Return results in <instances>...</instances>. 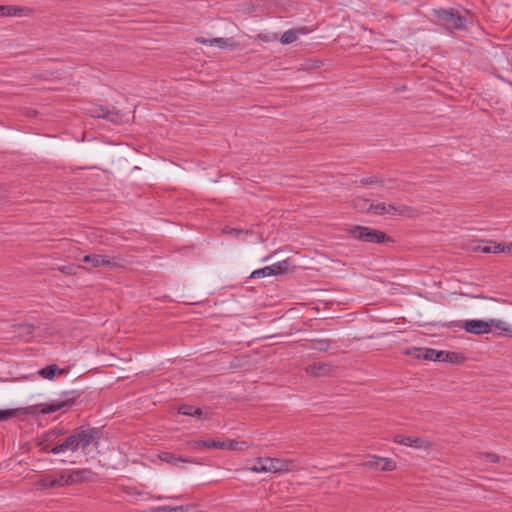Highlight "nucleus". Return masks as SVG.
I'll use <instances>...</instances> for the list:
<instances>
[{
  "label": "nucleus",
  "instance_id": "4468645a",
  "mask_svg": "<svg viewBox=\"0 0 512 512\" xmlns=\"http://www.w3.org/2000/svg\"><path fill=\"white\" fill-rule=\"evenodd\" d=\"M406 354L412 355L418 359H425L430 361H442V359H447V357H449V354H447L446 351H440L431 348H415L413 353L408 350L406 351Z\"/></svg>",
  "mask_w": 512,
  "mask_h": 512
},
{
  "label": "nucleus",
  "instance_id": "393cba45",
  "mask_svg": "<svg viewBox=\"0 0 512 512\" xmlns=\"http://www.w3.org/2000/svg\"><path fill=\"white\" fill-rule=\"evenodd\" d=\"M178 413L181 415L191 416V417H195L198 419H201L204 414L202 409L192 406V405H186V404L181 405L179 407Z\"/></svg>",
  "mask_w": 512,
  "mask_h": 512
},
{
  "label": "nucleus",
  "instance_id": "412c9836",
  "mask_svg": "<svg viewBox=\"0 0 512 512\" xmlns=\"http://www.w3.org/2000/svg\"><path fill=\"white\" fill-rule=\"evenodd\" d=\"M308 32L307 27L292 28L282 34L280 41L282 44H291L297 40L299 35H305Z\"/></svg>",
  "mask_w": 512,
  "mask_h": 512
},
{
  "label": "nucleus",
  "instance_id": "473e14b6",
  "mask_svg": "<svg viewBox=\"0 0 512 512\" xmlns=\"http://www.w3.org/2000/svg\"><path fill=\"white\" fill-rule=\"evenodd\" d=\"M407 437L406 435H403V434H397L394 436L393 438V441L397 444H400V445H406V441H407Z\"/></svg>",
  "mask_w": 512,
  "mask_h": 512
},
{
  "label": "nucleus",
  "instance_id": "f704fd0d",
  "mask_svg": "<svg viewBox=\"0 0 512 512\" xmlns=\"http://www.w3.org/2000/svg\"><path fill=\"white\" fill-rule=\"evenodd\" d=\"M39 445H40V447H41V450H44V451H46V452H48V453H51V452H50V450H51V449H49V444H48V443H46V440H42V441L39 443Z\"/></svg>",
  "mask_w": 512,
  "mask_h": 512
},
{
  "label": "nucleus",
  "instance_id": "72a5a7b5",
  "mask_svg": "<svg viewBox=\"0 0 512 512\" xmlns=\"http://www.w3.org/2000/svg\"><path fill=\"white\" fill-rule=\"evenodd\" d=\"M447 354H449V357H447V359H442V361H446V362H452V363H455L457 362V359H458V354L455 353V352H447Z\"/></svg>",
  "mask_w": 512,
  "mask_h": 512
},
{
  "label": "nucleus",
  "instance_id": "6e6552de",
  "mask_svg": "<svg viewBox=\"0 0 512 512\" xmlns=\"http://www.w3.org/2000/svg\"><path fill=\"white\" fill-rule=\"evenodd\" d=\"M290 268H291L290 260L286 259L281 262L274 263L270 266H266V267L254 270L251 273L250 277L253 279H260V278H264V277H268V276H272V275H279V274L288 272L290 270Z\"/></svg>",
  "mask_w": 512,
  "mask_h": 512
},
{
  "label": "nucleus",
  "instance_id": "20e7f679",
  "mask_svg": "<svg viewBox=\"0 0 512 512\" xmlns=\"http://www.w3.org/2000/svg\"><path fill=\"white\" fill-rule=\"evenodd\" d=\"M433 15L440 21L445 22L450 27L458 30L466 29L467 20L455 9L439 8L433 10Z\"/></svg>",
  "mask_w": 512,
  "mask_h": 512
},
{
  "label": "nucleus",
  "instance_id": "7c9ffc66",
  "mask_svg": "<svg viewBox=\"0 0 512 512\" xmlns=\"http://www.w3.org/2000/svg\"><path fill=\"white\" fill-rule=\"evenodd\" d=\"M480 456L485 461L490 462V463H497V462H499V456L497 454H494V453H483Z\"/></svg>",
  "mask_w": 512,
  "mask_h": 512
},
{
  "label": "nucleus",
  "instance_id": "ddd939ff",
  "mask_svg": "<svg viewBox=\"0 0 512 512\" xmlns=\"http://www.w3.org/2000/svg\"><path fill=\"white\" fill-rule=\"evenodd\" d=\"M72 393H67L65 395V399L63 400H55L51 403L43 404L41 408V412L43 414H51L59 410H65L71 408L76 403V398L71 396Z\"/></svg>",
  "mask_w": 512,
  "mask_h": 512
},
{
  "label": "nucleus",
  "instance_id": "dca6fc26",
  "mask_svg": "<svg viewBox=\"0 0 512 512\" xmlns=\"http://www.w3.org/2000/svg\"><path fill=\"white\" fill-rule=\"evenodd\" d=\"M334 369V365L331 362H315L309 364L305 371L309 376L312 377H323L329 375Z\"/></svg>",
  "mask_w": 512,
  "mask_h": 512
},
{
  "label": "nucleus",
  "instance_id": "f257e3e1",
  "mask_svg": "<svg viewBox=\"0 0 512 512\" xmlns=\"http://www.w3.org/2000/svg\"><path fill=\"white\" fill-rule=\"evenodd\" d=\"M100 438L99 430L96 428L79 427L68 436L61 444L51 448L52 454L65 451L75 452L79 449L85 450L88 446Z\"/></svg>",
  "mask_w": 512,
  "mask_h": 512
},
{
  "label": "nucleus",
  "instance_id": "2eb2a0df",
  "mask_svg": "<svg viewBox=\"0 0 512 512\" xmlns=\"http://www.w3.org/2000/svg\"><path fill=\"white\" fill-rule=\"evenodd\" d=\"M34 10L30 7L17 5H1L0 16L2 17H23L31 16Z\"/></svg>",
  "mask_w": 512,
  "mask_h": 512
},
{
  "label": "nucleus",
  "instance_id": "f03ea898",
  "mask_svg": "<svg viewBox=\"0 0 512 512\" xmlns=\"http://www.w3.org/2000/svg\"><path fill=\"white\" fill-rule=\"evenodd\" d=\"M349 233L353 238L367 243H384L390 240L385 232L370 227L355 226Z\"/></svg>",
  "mask_w": 512,
  "mask_h": 512
},
{
  "label": "nucleus",
  "instance_id": "f8f14e48",
  "mask_svg": "<svg viewBox=\"0 0 512 512\" xmlns=\"http://www.w3.org/2000/svg\"><path fill=\"white\" fill-rule=\"evenodd\" d=\"M264 462L267 464L270 473H286L296 467L295 461L290 459L264 457Z\"/></svg>",
  "mask_w": 512,
  "mask_h": 512
},
{
  "label": "nucleus",
  "instance_id": "39448f33",
  "mask_svg": "<svg viewBox=\"0 0 512 512\" xmlns=\"http://www.w3.org/2000/svg\"><path fill=\"white\" fill-rule=\"evenodd\" d=\"M505 322L503 321H497V320H479V319H472L467 320L464 323L463 328L466 332L475 334V335H481V334H487L491 332L493 327H496L498 329L507 330L504 328Z\"/></svg>",
  "mask_w": 512,
  "mask_h": 512
},
{
  "label": "nucleus",
  "instance_id": "7ed1b4c3",
  "mask_svg": "<svg viewBox=\"0 0 512 512\" xmlns=\"http://www.w3.org/2000/svg\"><path fill=\"white\" fill-rule=\"evenodd\" d=\"M83 262L89 264L93 268L106 267L110 269L122 268L125 261L121 256L110 257L103 254H89L82 259Z\"/></svg>",
  "mask_w": 512,
  "mask_h": 512
},
{
  "label": "nucleus",
  "instance_id": "bb28decb",
  "mask_svg": "<svg viewBox=\"0 0 512 512\" xmlns=\"http://www.w3.org/2000/svg\"><path fill=\"white\" fill-rule=\"evenodd\" d=\"M251 472L263 473L269 472L267 464L264 462V457L257 458L254 463L247 468Z\"/></svg>",
  "mask_w": 512,
  "mask_h": 512
},
{
  "label": "nucleus",
  "instance_id": "9b49d317",
  "mask_svg": "<svg viewBox=\"0 0 512 512\" xmlns=\"http://www.w3.org/2000/svg\"><path fill=\"white\" fill-rule=\"evenodd\" d=\"M363 465L369 469L378 471H394L397 467V464L393 459L376 455L368 456Z\"/></svg>",
  "mask_w": 512,
  "mask_h": 512
},
{
  "label": "nucleus",
  "instance_id": "c85d7f7f",
  "mask_svg": "<svg viewBox=\"0 0 512 512\" xmlns=\"http://www.w3.org/2000/svg\"><path fill=\"white\" fill-rule=\"evenodd\" d=\"M150 512H183L182 506H157L150 508Z\"/></svg>",
  "mask_w": 512,
  "mask_h": 512
},
{
  "label": "nucleus",
  "instance_id": "cd10ccee",
  "mask_svg": "<svg viewBox=\"0 0 512 512\" xmlns=\"http://www.w3.org/2000/svg\"><path fill=\"white\" fill-rule=\"evenodd\" d=\"M311 343L312 349L322 352H326L331 347V340L329 339H313Z\"/></svg>",
  "mask_w": 512,
  "mask_h": 512
},
{
  "label": "nucleus",
  "instance_id": "a878e982",
  "mask_svg": "<svg viewBox=\"0 0 512 512\" xmlns=\"http://www.w3.org/2000/svg\"><path fill=\"white\" fill-rule=\"evenodd\" d=\"M56 372L62 374L63 370L59 369V367L56 364H51L41 369L39 371V375L46 379H53L56 375Z\"/></svg>",
  "mask_w": 512,
  "mask_h": 512
},
{
  "label": "nucleus",
  "instance_id": "aec40b11",
  "mask_svg": "<svg viewBox=\"0 0 512 512\" xmlns=\"http://www.w3.org/2000/svg\"><path fill=\"white\" fill-rule=\"evenodd\" d=\"M158 458L161 461L169 463L173 466H178L180 463H197V461L194 459L177 456L171 452L166 451L159 453Z\"/></svg>",
  "mask_w": 512,
  "mask_h": 512
},
{
  "label": "nucleus",
  "instance_id": "4be33fe9",
  "mask_svg": "<svg viewBox=\"0 0 512 512\" xmlns=\"http://www.w3.org/2000/svg\"><path fill=\"white\" fill-rule=\"evenodd\" d=\"M195 41L199 44H204V45H208V46H217L221 49L230 47L233 44L231 39L222 38V37L211 38V39H208L205 37H196Z\"/></svg>",
  "mask_w": 512,
  "mask_h": 512
},
{
  "label": "nucleus",
  "instance_id": "1a4fd4ad",
  "mask_svg": "<svg viewBox=\"0 0 512 512\" xmlns=\"http://www.w3.org/2000/svg\"><path fill=\"white\" fill-rule=\"evenodd\" d=\"M87 111L91 117L106 119L113 124H121L124 118L118 111L109 110L101 105H92Z\"/></svg>",
  "mask_w": 512,
  "mask_h": 512
},
{
  "label": "nucleus",
  "instance_id": "0eeeda50",
  "mask_svg": "<svg viewBox=\"0 0 512 512\" xmlns=\"http://www.w3.org/2000/svg\"><path fill=\"white\" fill-rule=\"evenodd\" d=\"M38 486L42 489H54L69 486L67 469L46 474L38 481Z\"/></svg>",
  "mask_w": 512,
  "mask_h": 512
},
{
  "label": "nucleus",
  "instance_id": "f3484780",
  "mask_svg": "<svg viewBox=\"0 0 512 512\" xmlns=\"http://www.w3.org/2000/svg\"><path fill=\"white\" fill-rule=\"evenodd\" d=\"M187 445L193 450H200L203 448H213V449H227L231 448V444H228L223 441H218L214 439L208 440H192L187 443Z\"/></svg>",
  "mask_w": 512,
  "mask_h": 512
},
{
  "label": "nucleus",
  "instance_id": "2f4dec72",
  "mask_svg": "<svg viewBox=\"0 0 512 512\" xmlns=\"http://www.w3.org/2000/svg\"><path fill=\"white\" fill-rule=\"evenodd\" d=\"M223 232L226 234L234 235V236H239L240 234L248 233V231H244L242 229H237V228H230V227L223 228Z\"/></svg>",
  "mask_w": 512,
  "mask_h": 512
},
{
  "label": "nucleus",
  "instance_id": "423d86ee",
  "mask_svg": "<svg viewBox=\"0 0 512 512\" xmlns=\"http://www.w3.org/2000/svg\"><path fill=\"white\" fill-rule=\"evenodd\" d=\"M369 209L373 210L377 215H399V216H407L412 217L414 215V209L404 204H386L384 202L377 204H370Z\"/></svg>",
  "mask_w": 512,
  "mask_h": 512
},
{
  "label": "nucleus",
  "instance_id": "a211bd4d",
  "mask_svg": "<svg viewBox=\"0 0 512 512\" xmlns=\"http://www.w3.org/2000/svg\"><path fill=\"white\" fill-rule=\"evenodd\" d=\"M119 489L121 492L130 495L141 498V500H150V499H156V500H162L164 497L162 496H153L148 491H145L137 486H129V485H121L119 486Z\"/></svg>",
  "mask_w": 512,
  "mask_h": 512
},
{
  "label": "nucleus",
  "instance_id": "6ab92c4d",
  "mask_svg": "<svg viewBox=\"0 0 512 512\" xmlns=\"http://www.w3.org/2000/svg\"><path fill=\"white\" fill-rule=\"evenodd\" d=\"M512 248V243L506 244V243H496V242H490L486 245H479L477 247V251H480L482 253H493V254H499L504 252H510Z\"/></svg>",
  "mask_w": 512,
  "mask_h": 512
},
{
  "label": "nucleus",
  "instance_id": "b1692460",
  "mask_svg": "<svg viewBox=\"0 0 512 512\" xmlns=\"http://www.w3.org/2000/svg\"><path fill=\"white\" fill-rule=\"evenodd\" d=\"M361 184L362 185H373V184H377V185H381L383 187H386V188H393V181L390 180V179H385L384 177L382 176H369V177H364L360 180Z\"/></svg>",
  "mask_w": 512,
  "mask_h": 512
},
{
  "label": "nucleus",
  "instance_id": "9d476101",
  "mask_svg": "<svg viewBox=\"0 0 512 512\" xmlns=\"http://www.w3.org/2000/svg\"><path fill=\"white\" fill-rule=\"evenodd\" d=\"M69 486L94 482L97 474L90 468L67 469Z\"/></svg>",
  "mask_w": 512,
  "mask_h": 512
},
{
  "label": "nucleus",
  "instance_id": "c756f323",
  "mask_svg": "<svg viewBox=\"0 0 512 512\" xmlns=\"http://www.w3.org/2000/svg\"><path fill=\"white\" fill-rule=\"evenodd\" d=\"M15 414H16V412L13 409L0 410V422L6 421V420L14 417Z\"/></svg>",
  "mask_w": 512,
  "mask_h": 512
},
{
  "label": "nucleus",
  "instance_id": "5701e85b",
  "mask_svg": "<svg viewBox=\"0 0 512 512\" xmlns=\"http://www.w3.org/2000/svg\"><path fill=\"white\" fill-rule=\"evenodd\" d=\"M405 446L415 449L429 450L432 447V443L425 438L408 436Z\"/></svg>",
  "mask_w": 512,
  "mask_h": 512
}]
</instances>
